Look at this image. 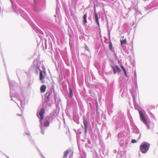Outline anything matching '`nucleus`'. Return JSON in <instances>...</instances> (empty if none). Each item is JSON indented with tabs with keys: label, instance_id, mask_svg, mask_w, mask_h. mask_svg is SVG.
Wrapping results in <instances>:
<instances>
[{
	"label": "nucleus",
	"instance_id": "6",
	"mask_svg": "<svg viewBox=\"0 0 158 158\" xmlns=\"http://www.w3.org/2000/svg\"><path fill=\"white\" fill-rule=\"evenodd\" d=\"M46 87L45 85H42L40 88V90L41 92L42 93L44 92L46 89Z\"/></svg>",
	"mask_w": 158,
	"mask_h": 158
},
{
	"label": "nucleus",
	"instance_id": "14",
	"mask_svg": "<svg viewBox=\"0 0 158 158\" xmlns=\"http://www.w3.org/2000/svg\"><path fill=\"white\" fill-rule=\"evenodd\" d=\"M120 42H121V45L123 44H127L126 40L125 39H124L123 40H121Z\"/></svg>",
	"mask_w": 158,
	"mask_h": 158
},
{
	"label": "nucleus",
	"instance_id": "13",
	"mask_svg": "<svg viewBox=\"0 0 158 158\" xmlns=\"http://www.w3.org/2000/svg\"><path fill=\"white\" fill-rule=\"evenodd\" d=\"M49 122L47 120H46L45 121L44 124L45 126L46 127H48L49 125Z\"/></svg>",
	"mask_w": 158,
	"mask_h": 158
},
{
	"label": "nucleus",
	"instance_id": "10",
	"mask_svg": "<svg viewBox=\"0 0 158 158\" xmlns=\"http://www.w3.org/2000/svg\"><path fill=\"white\" fill-rule=\"evenodd\" d=\"M69 152V151L68 150H67L65 151L64 152V156L63 157L64 158H66L67 157V155H68V153Z\"/></svg>",
	"mask_w": 158,
	"mask_h": 158
},
{
	"label": "nucleus",
	"instance_id": "8",
	"mask_svg": "<svg viewBox=\"0 0 158 158\" xmlns=\"http://www.w3.org/2000/svg\"><path fill=\"white\" fill-rule=\"evenodd\" d=\"M43 72L42 71H40V80L42 81L43 80Z\"/></svg>",
	"mask_w": 158,
	"mask_h": 158
},
{
	"label": "nucleus",
	"instance_id": "9",
	"mask_svg": "<svg viewBox=\"0 0 158 158\" xmlns=\"http://www.w3.org/2000/svg\"><path fill=\"white\" fill-rule=\"evenodd\" d=\"M83 123L85 127H87V121L85 120L84 117H83Z\"/></svg>",
	"mask_w": 158,
	"mask_h": 158
},
{
	"label": "nucleus",
	"instance_id": "12",
	"mask_svg": "<svg viewBox=\"0 0 158 158\" xmlns=\"http://www.w3.org/2000/svg\"><path fill=\"white\" fill-rule=\"evenodd\" d=\"M121 68H122V69L123 70V71L124 73H125V75L126 76H127V72H126V70L125 69V68H124V67H123V65H121Z\"/></svg>",
	"mask_w": 158,
	"mask_h": 158
},
{
	"label": "nucleus",
	"instance_id": "16",
	"mask_svg": "<svg viewBox=\"0 0 158 158\" xmlns=\"http://www.w3.org/2000/svg\"><path fill=\"white\" fill-rule=\"evenodd\" d=\"M131 143H135L137 142L136 140L135 139H132L131 141Z\"/></svg>",
	"mask_w": 158,
	"mask_h": 158
},
{
	"label": "nucleus",
	"instance_id": "2",
	"mask_svg": "<svg viewBox=\"0 0 158 158\" xmlns=\"http://www.w3.org/2000/svg\"><path fill=\"white\" fill-rule=\"evenodd\" d=\"M44 110L43 109H41L39 112V115L40 116V118H39L40 119V122L41 125L43 124V120L44 118Z\"/></svg>",
	"mask_w": 158,
	"mask_h": 158
},
{
	"label": "nucleus",
	"instance_id": "17",
	"mask_svg": "<svg viewBox=\"0 0 158 158\" xmlns=\"http://www.w3.org/2000/svg\"><path fill=\"white\" fill-rule=\"evenodd\" d=\"M109 47L110 50H112V45L110 43L109 45Z\"/></svg>",
	"mask_w": 158,
	"mask_h": 158
},
{
	"label": "nucleus",
	"instance_id": "3",
	"mask_svg": "<svg viewBox=\"0 0 158 158\" xmlns=\"http://www.w3.org/2000/svg\"><path fill=\"white\" fill-rule=\"evenodd\" d=\"M139 113L140 115V117L142 121L143 122L144 124L147 125H148L147 121L144 117V115L142 111H139Z\"/></svg>",
	"mask_w": 158,
	"mask_h": 158
},
{
	"label": "nucleus",
	"instance_id": "7",
	"mask_svg": "<svg viewBox=\"0 0 158 158\" xmlns=\"http://www.w3.org/2000/svg\"><path fill=\"white\" fill-rule=\"evenodd\" d=\"M87 15L86 14H84L83 16V19L84 20L83 22L84 24H86L87 23V21L86 19Z\"/></svg>",
	"mask_w": 158,
	"mask_h": 158
},
{
	"label": "nucleus",
	"instance_id": "18",
	"mask_svg": "<svg viewBox=\"0 0 158 158\" xmlns=\"http://www.w3.org/2000/svg\"><path fill=\"white\" fill-rule=\"evenodd\" d=\"M87 127H85V133H86L87 132Z\"/></svg>",
	"mask_w": 158,
	"mask_h": 158
},
{
	"label": "nucleus",
	"instance_id": "15",
	"mask_svg": "<svg viewBox=\"0 0 158 158\" xmlns=\"http://www.w3.org/2000/svg\"><path fill=\"white\" fill-rule=\"evenodd\" d=\"M52 92H48V93H47L46 94V95H48L47 96V98L48 99H49V96L51 95V94H52Z\"/></svg>",
	"mask_w": 158,
	"mask_h": 158
},
{
	"label": "nucleus",
	"instance_id": "11",
	"mask_svg": "<svg viewBox=\"0 0 158 158\" xmlns=\"http://www.w3.org/2000/svg\"><path fill=\"white\" fill-rule=\"evenodd\" d=\"M69 97H70V98H71L73 96V94L72 89L71 88H70L69 89Z\"/></svg>",
	"mask_w": 158,
	"mask_h": 158
},
{
	"label": "nucleus",
	"instance_id": "4",
	"mask_svg": "<svg viewBox=\"0 0 158 158\" xmlns=\"http://www.w3.org/2000/svg\"><path fill=\"white\" fill-rule=\"evenodd\" d=\"M112 68L113 69L114 71V73L115 74L117 72H120L121 71V69L118 66L115 65L114 66H112Z\"/></svg>",
	"mask_w": 158,
	"mask_h": 158
},
{
	"label": "nucleus",
	"instance_id": "1",
	"mask_svg": "<svg viewBox=\"0 0 158 158\" xmlns=\"http://www.w3.org/2000/svg\"><path fill=\"white\" fill-rule=\"evenodd\" d=\"M150 144L146 142L142 143L140 146V150L143 153H146L149 150Z\"/></svg>",
	"mask_w": 158,
	"mask_h": 158
},
{
	"label": "nucleus",
	"instance_id": "5",
	"mask_svg": "<svg viewBox=\"0 0 158 158\" xmlns=\"http://www.w3.org/2000/svg\"><path fill=\"white\" fill-rule=\"evenodd\" d=\"M94 16H95V20H96L97 23L98 24V26H99V21H98V15L97 14V13L95 10V11H94Z\"/></svg>",
	"mask_w": 158,
	"mask_h": 158
}]
</instances>
